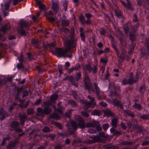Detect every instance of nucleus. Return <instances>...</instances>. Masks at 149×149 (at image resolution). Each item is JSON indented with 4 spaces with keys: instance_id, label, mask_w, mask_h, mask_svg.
Here are the masks:
<instances>
[{
    "instance_id": "1",
    "label": "nucleus",
    "mask_w": 149,
    "mask_h": 149,
    "mask_svg": "<svg viewBox=\"0 0 149 149\" xmlns=\"http://www.w3.org/2000/svg\"><path fill=\"white\" fill-rule=\"evenodd\" d=\"M76 42V40L74 37L73 34H72L65 42L64 50L62 48H56L55 52L56 55L60 57H71L72 55L70 53V49L75 47Z\"/></svg>"
},
{
    "instance_id": "2",
    "label": "nucleus",
    "mask_w": 149,
    "mask_h": 149,
    "mask_svg": "<svg viewBox=\"0 0 149 149\" xmlns=\"http://www.w3.org/2000/svg\"><path fill=\"white\" fill-rule=\"evenodd\" d=\"M58 97V95L56 94H54L52 95L50 97V101L48 102H45L44 103L45 107L44 110H42L41 108H38L37 109V111L39 114H48L51 111V109L47 106H51L52 103L54 102V101Z\"/></svg>"
},
{
    "instance_id": "3",
    "label": "nucleus",
    "mask_w": 149,
    "mask_h": 149,
    "mask_svg": "<svg viewBox=\"0 0 149 149\" xmlns=\"http://www.w3.org/2000/svg\"><path fill=\"white\" fill-rule=\"evenodd\" d=\"M75 118H78L79 120V124L77 125V123L74 121H72L71 122V124L73 129L75 130L78 127H79L81 128H83L85 127V124L82 118L79 116H75Z\"/></svg>"
},
{
    "instance_id": "4",
    "label": "nucleus",
    "mask_w": 149,
    "mask_h": 149,
    "mask_svg": "<svg viewBox=\"0 0 149 149\" xmlns=\"http://www.w3.org/2000/svg\"><path fill=\"white\" fill-rule=\"evenodd\" d=\"M84 84L86 88L89 91H92L94 92L92 87L91 83H90L89 79L88 76L86 74L84 77Z\"/></svg>"
},
{
    "instance_id": "5",
    "label": "nucleus",
    "mask_w": 149,
    "mask_h": 149,
    "mask_svg": "<svg viewBox=\"0 0 149 149\" xmlns=\"http://www.w3.org/2000/svg\"><path fill=\"white\" fill-rule=\"evenodd\" d=\"M88 98L90 100V102H86L85 103V109H86V107H91L93 108L95 105V102H94V98L93 97H91L90 95L88 96Z\"/></svg>"
},
{
    "instance_id": "6",
    "label": "nucleus",
    "mask_w": 149,
    "mask_h": 149,
    "mask_svg": "<svg viewBox=\"0 0 149 149\" xmlns=\"http://www.w3.org/2000/svg\"><path fill=\"white\" fill-rule=\"evenodd\" d=\"M52 8L53 11L56 13L58 9V1L57 0L54 1H52Z\"/></svg>"
},
{
    "instance_id": "7",
    "label": "nucleus",
    "mask_w": 149,
    "mask_h": 149,
    "mask_svg": "<svg viewBox=\"0 0 149 149\" xmlns=\"http://www.w3.org/2000/svg\"><path fill=\"white\" fill-rule=\"evenodd\" d=\"M122 4L125 6L128 10H133V8L130 4V1L129 0H127V4L123 1H121Z\"/></svg>"
},
{
    "instance_id": "8",
    "label": "nucleus",
    "mask_w": 149,
    "mask_h": 149,
    "mask_svg": "<svg viewBox=\"0 0 149 149\" xmlns=\"http://www.w3.org/2000/svg\"><path fill=\"white\" fill-rule=\"evenodd\" d=\"M19 116L21 118V124L22 125L24 123V119L26 118V115L24 113H20Z\"/></svg>"
},
{
    "instance_id": "9",
    "label": "nucleus",
    "mask_w": 149,
    "mask_h": 149,
    "mask_svg": "<svg viewBox=\"0 0 149 149\" xmlns=\"http://www.w3.org/2000/svg\"><path fill=\"white\" fill-rule=\"evenodd\" d=\"M136 81L133 80L132 78L131 77L128 80H124L123 81L122 83L123 84H132L133 82H135Z\"/></svg>"
},
{
    "instance_id": "10",
    "label": "nucleus",
    "mask_w": 149,
    "mask_h": 149,
    "mask_svg": "<svg viewBox=\"0 0 149 149\" xmlns=\"http://www.w3.org/2000/svg\"><path fill=\"white\" fill-rule=\"evenodd\" d=\"M8 116L6 112L3 110L0 111V119L1 120H3L5 117L7 116Z\"/></svg>"
},
{
    "instance_id": "11",
    "label": "nucleus",
    "mask_w": 149,
    "mask_h": 149,
    "mask_svg": "<svg viewBox=\"0 0 149 149\" xmlns=\"http://www.w3.org/2000/svg\"><path fill=\"white\" fill-rule=\"evenodd\" d=\"M101 112L100 110H95L91 112V114L93 115L99 116L101 114Z\"/></svg>"
},
{
    "instance_id": "12",
    "label": "nucleus",
    "mask_w": 149,
    "mask_h": 149,
    "mask_svg": "<svg viewBox=\"0 0 149 149\" xmlns=\"http://www.w3.org/2000/svg\"><path fill=\"white\" fill-rule=\"evenodd\" d=\"M10 28V26L9 25H6L3 26L2 28V31L3 32H5L7 30Z\"/></svg>"
},
{
    "instance_id": "13",
    "label": "nucleus",
    "mask_w": 149,
    "mask_h": 149,
    "mask_svg": "<svg viewBox=\"0 0 149 149\" xmlns=\"http://www.w3.org/2000/svg\"><path fill=\"white\" fill-rule=\"evenodd\" d=\"M114 103L117 106H119L120 108L122 109L123 108V105L120 103V102L118 101L114 100Z\"/></svg>"
},
{
    "instance_id": "14",
    "label": "nucleus",
    "mask_w": 149,
    "mask_h": 149,
    "mask_svg": "<svg viewBox=\"0 0 149 149\" xmlns=\"http://www.w3.org/2000/svg\"><path fill=\"white\" fill-rule=\"evenodd\" d=\"M19 23L22 26H27V23L22 19L20 20Z\"/></svg>"
},
{
    "instance_id": "15",
    "label": "nucleus",
    "mask_w": 149,
    "mask_h": 149,
    "mask_svg": "<svg viewBox=\"0 0 149 149\" xmlns=\"http://www.w3.org/2000/svg\"><path fill=\"white\" fill-rule=\"evenodd\" d=\"M46 17L47 18L49 19V21L51 22L54 21H55L56 22H57L56 19L53 17L49 16L48 15H47Z\"/></svg>"
},
{
    "instance_id": "16",
    "label": "nucleus",
    "mask_w": 149,
    "mask_h": 149,
    "mask_svg": "<svg viewBox=\"0 0 149 149\" xmlns=\"http://www.w3.org/2000/svg\"><path fill=\"white\" fill-rule=\"evenodd\" d=\"M16 142H13V143H9L7 146V149H12L15 145Z\"/></svg>"
},
{
    "instance_id": "17",
    "label": "nucleus",
    "mask_w": 149,
    "mask_h": 149,
    "mask_svg": "<svg viewBox=\"0 0 149 149\" xmlns=\"http://www.w3.org/2000/svg\"><path fill=\"white\" fill-rule=\"evenodd\" d=\"M50 116L52 118L56 119H58L60 118L59 115L55 113L52 114Z\"/></svg>"
},
{
    "instance_id": "18",
    "label": "nucleus",
    "mask_w": 149,
    "mask_h": 149,
    "mask_svg": "<svg viewBox=\"0 0 149 149\" xmlns=\"http://www.w3.org/2000/svg\"><path fill=\"white\" fill-rule=\"evenodd\" d=\"M19 124V123L14 121L13 122L10 124V126L12 127H15L18 126Z\"/></svg>"
},
{
    "instance_id": "19",
    "label": "nucleus",
    "mask_w": 149,
    "mask_h": 149,
    "mask_svg": "<svg viewBox=\"0 0 149 149\" xmlns=\"http://www.w3.org/2000/svg\"><path fill=\"white\" fill-rule=\"evenodd\" d=\"M11 2V0H9L8 1H7L6 3L5 4V8L6 10H7L8 9L9 4Z\"/></svg>"
},
{
    "instance_id": "20",
    "label": "nucleus",
    "mask_w": 149,
    "mask_h": 149,
    "mask_svg": "<svg viewBox=\"0 0 149 149\" xmlns=\"http://www.w3.org/2000/svg\"><path fill=\"white\" fill-rule=\"evenodd\" d=\"M80 31L81 32L80 34L81 36V38L82 40L84 41L85 40V38H84V34L82 32L83 31V29L82 28H80Z\"/></svg>"
},
{
    "instance_id": "21",
    "label": "nucleus",
    "mask_w": 149,
    "mask_h": 149,
    "mask_svg": "<svg viewBox=\"0 0 149 149\" xmlns=\"http://www.w3.org/2000/svg\"><path fill=\"white\" fill-rule=\"evenodd\" d=\"M117 119L116 118H114L111 120V124L113 126L115 127L116 124Z\"/></svg>"
},
{
    "instance_id": "22",
    "label": "nucleus",
    "mask_w": 149,
    "mask_h": 149,
    "mask_svg": "<svg viewBox=\"0 0 149 149\" xmlns=\"http://www.w3.org/2000/svg\"><path fill=\"white\" fill-rule=\"evenodd\" d=\"M104 115L107 117H109L111 115V113L110 111L107 110L104 111Z\"/></svg>"
},
{
    "instance_id": "23",
    "label": "nucleus",
    "mask_w": 149,
    "mask_h": 149,
    "mask_svg": "<svg viewBox=\"0 0 149 149\" xmlns=\"http://www.w3.org/2000/svg\"><path fill=\"white\" fill-rule=\"evenodd\" d=\"M9 139V137L8 136H6V137H4L3 139V141L1 144V146H4L5 144V141L6 140H8Z\"/></svg>"
},
{
    "instance_id": "24",
    "label": "nucleus",
    "mask_w": 149,
    "mask_h": 149,
    "mask_svg": "<svg viewBox=\"0 0 149 149\" xmlns=\"http://www.w3.org/2000/svg\"><path fill=\"white\" fill-rule=\"evenodd\" d=\"M16 131L17 132H22L21 134H19V136H22L24 134V132L22 131V130L19 128H18L16 130Z\"/></svg>"
},
{
    "instance_id": "25",
    "label": "nucleus",
    "mask_w": 149,
    "mask_h": 149,
    "mask_svg": "<svg viewBox=\"0 0 149 149\" xmlns=\"http://www.w3.org/2000/svg\"><path fill=\"white\" fill-rule=\"evenodd\" d=\"M27 113L28 115L32 114L34 112L33 109H29L27 110Z\"/></svg>"
},
{
    "instance_id": "26",
    "label": "nucleus",
    "mask_w": 149,
    "mask_h": 149,
    "mask_svg": "<svg viewBox=\"0 0 149 149\" xmlns=\"http://www.w3.org/2000/svg\"><path fill=\"white\" fill-rule=\"evenodd\" d=\"M61 24L63 26H67L68 25V22L65 20H62Z\"/></svg>"
},
{
    "instance_id": "27",
    "label": "nucleus",
    "mask_w": 149,
    "mask_h": 149,
    "mask_svg": "<svg viewBox=\"0 0 149 149\" xmlns=\"http://www.w3.org/2000/svg\"><path fill=\"white\" fill-rule=\"evenodd\" d=\"M94 86H95V89H96L97 94V95H99L100 93V90H99V89L97 87V85L96 84H95Z\"/></svg>"
},
{
    "instance_id": "28",
    "label": "nucleus",
    "mask_w": 149,
    "mask_h": 149,
    "mask_svg": "<svg viewBox=\"0 0 149 149\" xmlns=\"http://www.w3.org/2000/svg\"><path fill=\"white\" fill-rule=\"evenodd\" d=\"M42 130L44 132H48L50 131V129L48 127H45L42 129Z\"/></svg>"
},
{
    "instance_id": "29",
    "label": "nucleus",
    "mask_w": 149,
    "mask_h": 149,
    "mask_svg": "<svg viewBox=\"0 0 149 149\" xmlns=\"http://www.w3.org/2000/svg\"><path fill=\"white\" fill-rule=\"evenodd\" d=\"M61 103L60 102V103H59L58 104V109L57 110V111L60 113L61 114H62V109H61V107H60V105L61 104Z\"/></svg>"
},
{
    "instance_id": "30",
    "label": "nucleus",
    "mask_w": 149,
    "mask_h": 149,
    "mask_svg": "<svg viewBox=\"0 0 149 149\" xmlns=\"http://www.w3.org/2000/svg\"><path fill=\"white\" fill-rule=\"evenodd\" d=\"M69 103L72 106H75L76 105V103L73 100H70L69 101Z\"/></svg>"
},
{
    "instance_id": "31",
    "label": "nucleus",
    "mask_w": 149,
    "mask_h": 149,
    "mask_svg": "<svg viewBox=\"0 0 149 149\" xmlns=\"http://www.w3.org/2000/svg\"><path fill=\"white\" fill-rule=\"evenodd\" d=\"M102 127L104 130H106L108 129L109 127V125L108 123H106L103 125Z\"/></svg>"
},
{
    "instance_id": "32",
    "label": "nucleus",
    "mask_w": 149,
    "mask_h": 149,
    "mask_svg": "<svg viewBox=\"0 0 149 149\" xmlns=\"http://www.w3.org/2000/svg\"><path fill=\"white\" fill-rule=\"evenodd\" d=\"M81 74L77 73L75 76V79L76 81H77L81 77Z\"/></svg>"
},
{
    "instance_id": "33",
    "label": "nucleus",
    "mask_w": 149,
    "mask_h": 149,
    "mask_svg": "<svg viewBox=\"0 0 149 149\" xmlns=\"http://www.w3.org/2000/svg\"><path fill=\"white\" fill-rule=\"evenodd\" d=\"M18 32L22 35H26L25 31L22 29H21L20 30H18Z\"/></svg>"
},
{
    "instance_id": "34",
    "label": "nucleus",
    "mask_w": 149,
    "mask_h": 149,
    "mask_svg": "<svg viewBox=\"0 0 149 149\" xmlns=\"http://www.w3.org/2000/svg\"><path fill=\"white\" fill-rule=\"evenodd\" d=\"M134 108L138 109H141V105L138 104H135L134 105Z\"/></svg>"
},
{
    "instance_id": "35",
    "label": "nucleus",
    "mask_w": 149,
    "mask_h": 149,
    "mask_svg": "<svg viewBox=\"0 0 149 149\" xmlns=\"http://www.w3.org/2000/svg\"><path fill=\"white\" fill-rule=\"evenodd\" d=\"M97 125L96 126V129L98 131H100L102 130V128L100 126L99 123L98 122L96 123Z\"/></svg>"
},
{
    "instance_id": "36",
    "label": "nucleus",
    "mask_w": 149,
    "mask_h": 149,
    "mask_svg": "<svg viewBox=\"0 0 149 149\" xmlns=\"http://www.w3.org/2000/svg\"><path fill=\"white\" fill-rule=\"evenodd\" d=\"M100 62L104 64L106 63L107 62V60L106 59L101 58L100 60Z\"/></svg>"
},
{
    "instance_id": "37",
    "label": "nucleus",
    "mask_w": 149,
    "mask_h": 149,
    "mask_svg": "<svg viewBox=\"0 0 149 149\" xmlns=\"http://www.w3.org/2000/svg\"><path fill=\"white\" fill-rule=\"evenodd\" d=\"M1 6L2 7V8H1V9H2L1 10H2V11H3V16H4V17H5L7 15V14L4 11V10L3 9V4L2 3L1 4Z\"/></svg>"
},
{
    "instance_id": "38",
    "label": "nucleus",
    "mask_w": 149,
    "mask_h": 149,
    "mask_svg": "<svg viewBox=\"0 0 149 149\" xmlns=\"http://www.w3.org/2000/svg\"><path fill=\"white\" fill-rule=\"evenodd\" d=\"M86 68L89 71H91L92 70V68L89 65H88L86 66Z\"/></svg>"
},
{
    "instance_id": "39",
    "label": "nucleus",
    "mask_w": 149,
    "mask_h": 149,
    "mask_svg": "<svg viewBox=\"0 0 149 149\" xmlns=\"http://www.w3.org/2000/svg\"><path fill=\"white\" fill-rule=\"evenodd\" d=\"M39 8H40V9H43L45 8V5L43 4H42L40 3L39 4Z\"/></svg>"
},
{
    "instance_id": "40",
    "label": "nucleus",
    "mask_w": 149,
    "mask_h": 149,
    "mask_svg": "<svg viewBox=\"0 0 149 149\" xmlns=\"http://www.w3.org/2000/svg\"><path fill=\"white\" fill-rule=\"evenodd\" d=\"M32 43L33 44L38 45V42L35 39H33L32 40Z\"/></svg>"
},
{
    "instance_id": "41",
    "label": "nucleus",
    "mask_w": 149,
    "mask_h": 149,
    "mask_svg": "<svg viewBox=\"0 0 149 149\" xmlns=\"http://www.w3.org/2000/svg\"><path fill=\"white\" fill-rule=\"evenodd\" d=\"M55 125L58 127L59 128H61V124L59 123H55Z\"/></svg>"
},
{
    "instance_id": "42",
    "label": "nucleus",
    "mask_w": 149,
    "mask_h": 149,
    "mask_svg": "<svg viewBox=\"0 0 149 149\" xmlns=\"http://www.w3.org/2000/svg\"><path fill=\"white\" fill-rule=\"evenodd\" d=\"M18 58L20 63H22L23 60V56L22 55H21L20 57Z\"/></svg>"
},
{
    "instance_id": "43",
    "label": "nucleus",
    "mask_w": 149,
    "mask_h": 149,
    "mask_svg": "<svg viewBox=\"0 0 149 149\" xmlns=\"http://www.w3.org/2000/svg\"><path fill=\"white\" fill-rule=\"evenodd\" d=\"M62 31L64 32L65 33H67L69 32L68 30L65 28H63L61 29Z\"/></svg>"
},
{
    "instance_id": "44",
    "label": "nucleus",
    "mask_w": 149,
    "mask_h": 149,
    "mask_svg": "<svg viewBox=\"0 0 149 149\" xmlns=\"http://www.w3.org/2000/svg\"><path fill=\"white\" fill-rule=\"evenodd\" d=\"M130 39L132 41H133L135 40V37L133 35H131V34H130Z\"/></svg>"
},
{
    "instance_id": "45",
    "label": "nucleus",
    "mask_w": 149,
    "mask_h": 149,
    "mask_svg": "<svg viewBox=\"0 0 149 149\" xmlns=\"http://www.w3.org/2000/svg\"><path fill=\"white\" fill-rule=\"evenodd\" d=\"M17 67L19 69L22 68L23 67V66H22V63L19 62V63L17 65Z\"/></svg>"
},
{
    "instance_id": "46",
    "label": "nucleus",
    "mask_w": 149,
    "mask_h": 149,
    "mask_svg": "<svg viewBox=\"0 0 149 149\" xmlns=\"http://www.w3.org/2000/svg\"><path fill=\"white\" fill-rule=\"evenodd\" d=\"M85 16L88 19H89L91 17V15L89 13H86Z\"/></svg>"
},
{
    "instance_id": "47",
    "label": "nucleus",
    "mask_w": 149,
    "mask_h": 149,
    "mask_svg": "<svg viewBox=\"0 0 149 149\" xmlns=\"http://www.w3.org/2000/svg\"><path fill=\"white\" fill-rule=\"evenodd\" d=\"M105 31L104 29H101L100 31V33L101 34L104 35L105 33Z\"/></svg>"
},
{
    "instance_id": "48",
    "label": "nucleus",
    "mask_w": 149,
    "mask_h": 149,
    "mask_svg": "<svg viewBox=\"0 0 149 149\" xmlns=\"http://www.w3.org/2000/svg\"><path fill=\"white\" fill-rule=\"evenodd\" d=\"M146 53L148 55L149 54V44L147 45V49L146 51Z\"/></svg>"
},
{
    "instance_id": "49",
    "label": "nucleus",
    "mask_w": 149,
    "mask_h": 149,
    "mask_svg": "<svg viewBox=\"0 0 149 149\" xmlns=\"http://www.w3.org/2000/svg\"><path fill=\"white\" fill-rule=\"evenodd\" d=\"M125 31L126 33H127L128 32V30L129 29V27L128 26H127V28L126 26H125L124 28Z\"/></svg>"
},
{
    "instance_id": "50",
    "label": "nucleus",
    "mask_w": 149,
    "mask_h": 149,
    "mask_svg": "<svg viewBox=\"0 0 149 149\" xmlns=\"http://www.w3.org/2000/svg\"><path fill=\"white\" fill-rule=\"evenodd\" d=\"M59 72L61 73H62V67L61 65H59L58 67Z\"/></svg>"
},
{
    "instance_id": "51",
    "label": "nucleus",
    "mask_w": 149,
    "mask_h": 149,
    "mask_svg": "<svg viewBox=\"0 0 149 149\" xmlns=\"http://www.w3.org/2000/svg\"><path fill=\"white\" fill-rule=\"evenodd\" d=\"M41 102V100L40 99H38L36 102H35V105H37L38 104Z\"/></svg>"
},
{
    "instance_id": "52",
    "label": "nucleus",
    "mask_w": 149,
    "mask_h": 149,
    "mask_svg": "<svg viewBox=\"0 0 149 149\" xmlns=\"http://www.w3.org/2000/svg\"><path fill=\"white\" fill-rule=\"evenodd\" d=\"M28 95V93L26 91H24L23 93V97H24L27 96Z\"/></svg>"
},
{
    "instance_id": "53",
    "label": "nucleus",
    "mask_w": 149,
    "mask_h": 149,
    "mask_svg": "<svg viewBox=\"0 0 149 149\" xmlns=\"http://www.w3.org/2000/svg\"><path fill=\"white\" fill-rule=\"evenodd\" d=\"M80 19L81 21L83 22H84V17L83 16L81 15L80 17Z\"/></svg>"
},
{
    "instance_id": "54",
    "label": "nucleus",
    "mask_w": 149,
    "mask_h": 149,
    "mask_svg": "<svg viewBox=\"0 0 149 149\" xmlns=\"http://www.w3.org/2000/svg\"><path fill=\"white\" fill-rule=\"evenodd\" d=\"M82 114L84 116L88 117V113L86 112H82Z\"/></svg>"
},
{
    "instance_id": "55",
    "label": "nucleus",
    "mask_w": 149,
    "mask_h": 149,
    "mask_svg": "<svg viewBox=\"0 0 149 149\" xmlns=\"http://www.w3.org/2000/svg\"><path fill=\"white\" fill-rule=\"evenodd\" d=\"M100 104L102 106L104 107H106L107 105V104H106V103L103 102H100Z\"/></svg>"
},
{
    "instance_id": "56",
    "label": "nucleus",
    "mask_w": 149,
    "mask_h": 149,
    "mask_svg": "<svg viewBox=\"0 0 149 149\" xmlns=\"http://www.w3.org/2000/svg\"><path fill=\"white\" fill-rule=\"evenodd\" d=\"M149 143L147 141H145L143 142L142 144V145L143 146H145L146 145H147Z\"/></svg>"
},
{
    "instance_id": "57",
    "label": "nucleus",
    "mask_w": 149,
    "mask_h": 149,
    "mask_svg": "<svg viewBox=\"0 0 149 149\" xmlns=\"http://www.w3.org/2000/svg\"><path fill=\"white\" fill-rule=\"evenodd\" d=\"M121 125L123 129H126V125L122 123L121 124Z\"/></svg>"
},
{
    "instance_id": "58",
    "label": "nucleus",
    "mask_w": 149,
    "mask_h": 149,
    "mask_svg": "<svg viewBox=\"0 0 149 149\" xmlns=\"http://www.w3.org/2000/svg\"><path fill=\"white\" fill-rule=\"evenodd\" d=\"M79 68V67H75L74 68H72L71 69V71H70V72H71L72 71H73L74 70H77Z\"/></svg>"
},
{
    "instance_id": "59",
    "label": "nucleus",
    "mask_w": 149,
    "mask_h": 149,
    "mask_svg": "<svg viewBox=\"0 0 149 149\" xmlns=\"http://www.w3.org/2000/svg\"><path fill=\"white\" fill-rule=\"evenodd\" d=\"M125 51H124L123 52H122L121 55L120 56V57L122 58H123L124 57V55L125 54Z\"/></svg>"
},
{
    "instance_id": "60",
    "label": "nucleus",
    "mask_w": 149,
    "mask_h": 149,
    "mask_svg": "<svg viewBox=\"0 0 149 149\" xmlns=\"http://www.w3.org/2000/svg\"><path fill=\"white\" fill-rule=\"evenodd\" d=\"M124 112L126 114H127L128 115H129L130 116L132 117L133 116V115L132 114H131L130 113H128V112H127V110L124 111Z\"/></svg>"
},
{
    "instance_id": "61",
    "label": "nucleus",
    "mask_w": 149,
    "mask_h": 149,
    "mask_svg": "<svg viewBox=\"0 0 149 149\" xmlns=\"http://www.w3.org/2000/svg\"><path fill=\"white\" fill-rule=\"evenodd\" d=\"M15 38V36H10L9 37V39L10 40H12V39H14Z\"/></svg>"
},
{
    "instance_id": "62",
    "label": "nucleus",
    "mask_w": 149,
    "mask_h": 149,
    "mask_svg": "<svg viewBox=\"0 0 149 149\" xmlns=\"http://www.w3.org/2000/svg\"><path fill=\"white\" fill-rule=\"evenodd\" d=\"M144 89V86H142L141 87H140V89H139V91L141 93H142L143 92V89Z\"/></svg>"
},
{
    "instance_id": "63",
    "label": "nucleus",
    "mask_w": 149,
    "mask_h": 149,
    "mask_svg": "<svg viewBox=\"0 0 149 149\" xmlns=\"http://www.w3.org/2000/svg\"><path fill=\"white\" fill-rule=\"evenodd\" d=\"M32 18L34 21H35L36 20V17L34 15L32 16Z\"/></svg>"
},
{
    "instance_id": "64",
    "label": "nucleus",
    "mask_w": 149,
    "mask_h": 149,
    "mask_svg": "<svg viewBox=\"0 0 149 149\" xmlns=\"http://www.w3.org/2000/svg\"><path fill=\"white\" fill-rule=\"evenodd\" d=\"M134 22L136 21H137V19L136 16L135 15L134 16Z\"/></svg>"
}]
</instances>
